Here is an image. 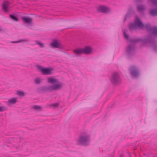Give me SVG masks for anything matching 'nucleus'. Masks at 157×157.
Returning <instances> with one entry per match:
<instances>
[{
	"mask_svg": "<svg viewBox=\"0 0 157 157\" xmlns=\"http://www.w3.org/2000/svg\"><path fill=\"white\" fill-rule=\"evenodd\" d=\"M47 82L52 85L39 87L36 89L37 92L40 93H44L47 92H51L53 91L58 90L62 89L64 85L63 83L59 81L57 79L52 77L48 78Z\"/></svg>",
	"mask_w": 157,
	"mask_h": 157,
	"instance_id": "1",
	"label": "nucleus"
},
{
	"mask_svg": "<svg viewBox=\"0 0 157 157\" xmlns=\"http://www.w3.org/2000/svg\"><path fill=\"white\" fill-rule=\"evenodd\" d=\"M129 41L131 43H134L140 42H142L144 44L150 43L152 45L153 50L155 52H157V43L151 35H148L144 38L132 39L129 40Z\"/></svg>",
	"mask_w": 157,
	"mask_h": 157,
	"instance_id": "2",
	"label": "nucleus"
},
{
	"mask_svg": "<svg viewBox=\"0 0 157 157\" xmlns=\"http://www.w3.org/2000/svg\"><path fill=\"white\" fill-rule=\"evenodd\" d=\"M90 136L86 133L84 132L79 136L77 140L78 144L79 145H87V143L90 141Z\"/></svg>",
	"mask_w": 157,
	"mask_h": 157,
	"instance_id": "3",
	"label": "nucleus"
},
{
	"mask_svg": "<svg viewBox=\"0 0 157 157\" xmlns=\"http://www.w3.org/2000/svg\"><path fill=\"white\" fill-rule=\"evenodd\" d=\"M36 67L39 71L41 72L44 75H51L53 74V71L54 69L52 67H43L39 65H37Z\"/></svg>",
	"mask_w": 157,
	"mask_h": 157,
	"instance_id": "4",
	"label": "nucleus"
},
{
	"mask_svg": "<svg viewBox=\"0 0 157 157\" xmlns=\"http://www.w3.org/2000/svg\"><path fill=\"white\" fill-rule=\"evenodd\" d=\"M111 82L113 85H116L121 82V79L119 73L117 72L113 73L110 78Z\"/></svg>",
	"mask_w": 157,
	"mask_h": 157,
	"instance_id": "5",
	"label": "nucleus"
},
{
	"mask_svg": "<svg viewBox=\"0 0 157 157\" xmlns=\"http://www.w3.org/2000/svg\"><path fill=\"white\" fill-rule=\"evenodd\" d=\"M131 75L135 78L139 77L140 75V71L138 67L136 65L131 66L129 69Z\"/></svg>",
	"mask_w": 157,
	"mask_h": 157,
	"instance_id": "6",
	"label": "nucleus"
},
{
	"mask_svg": "<svg viewBox=\"0 0 157 157\" xmlns=\"http://www.w3.org/2000/svg\"><path fill=\"white\" fill-rule=\"evenodd\" d=\"M143 24L141 21L139 19H136L135 23H131L129 25V28L130 30H132L135 29L136 27L139 28L143 27Z\"/></svg>",
	"mask_w": 157,
	"mask_h": 157,
	"instance_id": "7",
	"label": "nucleus"
},
{
	"mask_svg": "<svg viewBox=\"0 0 157 157\" xmlns=\"http://www.w3.org/2000/svg\"><path fill=\"white\" fill-rule=\"evenodd\" d=\"M150 1L154 6L157 7V0H148ZM149 14L152 16H157V9H151L150 10Z\"/></svg>",
	"mask_w": 157,
	"mask_h": 157,
	"instance_id": "8",
	"label": "nucleus"
},
{
	"mask_svg": "<svg viewBox=\"0 0 157 157\" xmlns=\"http://www.w3.org/2000/svg\"><path fill=\"white\" fill-rule=\"evenodd\" d=\"M127 55L128 57H130L135 54L134 46L132 45H128L126 49Z\"/></svg>",
	"mask_w": 157,
	"mask_h": 157,
	"instance_id": "9",
	"label": "nucleus"
},
{
	"mask_svg": "<svg viewBox=\"0 0 157 157\" xmlns=\"http://www.w3.org/2000/svg\"><path fill=\"white\" fill-rule=\"evenodd\" d=\"M98 11L103 13H107L110 11V10L106 6H101L98 9Z\"/></svg>",
	"mask_w": 157,
	"mask_h": 157,
	"instance_id": "10",
	"label": "nucleus"
},
{
	"mask_svg": "<svg viewBox=\"0 0 157 157\" xmlns=\"http://www.w3.org/2000/svg\"><path fill=\"white\" fill-rule=\"evenodd\" d=\"M50 45L53 48H57L60 49H62L63 48L62 46L60 44L57 40L53 41L51 44Z\"/></svg>",
	"mask_w": 157,
	"mask_h": 157,
	"instance_id": "11",
	"label": "nucleus"
},
{
	"mask_svg": "<svg viewBox=\"0 0 157 157\" xmlns=\"http://www.w3.org/2000/svg\"><path fill=\"white\" fill-rule=\"evenodd\" d=\"M10 3V2L8 1H4L2 4V9L6 12H9V7Z\"/></svg>",
	"mask_w": 157,
	"mask_h": 157,
	"instance_id": "12",
	"label": "nucleus"
},
{
	"mask_svg": "<svg viewBox=\"0 0 157 157\" xmlns=\"http://www.w3.org/2000/svg\"><path fill=\"white\" fill-rule=\"evenodd\" d=\"M82 49L83 54L86 55H89L92 52V48L90 46H86Z\"/></svg>",
	"mask_w": 157,
	"mask_h": 157,
	"instance_id": "13",
	"label": "nucleus"
},
{
	"mask_svg": "<svg viewBox=\"0 0 157 157\" xmlns=\"http://www.w3.org/2000/svg\"><path fill=\"white\" fill-rule=\"evenodd\" d=\"M21 19L24 23L30 24L32 23L33 19L29 17H21Z\"/></svg>",
	"mask_w": 157,
	"mask_h": 157,
	"instance_id": "14",
	"label": "nucleus"
},
{
	"mask_svg": "<svg viewBox=\"0 0 157 157\" xmlns=\"http://www.w3.org/2000/svg\"><path fill=\"white\" fill-rule=\"evenodd\" d=\"M73 52L77 56H79L83 54L82 48L77 49L73 50Z\"/></svg>",
	"mask_w": 157,
	"mask_h": 157,
	"instance_id": "15",
	"label": "nucleus"
},
{
	"mask_svg": "<svg viewBox=\"0 0 157 157\" xmlns=\"http://www.w3.org/2000/svg\"><path fill=\"white\" fill-rule=\"evenodd\" d=\"M150 32L152 35L154 37H157V27L156 26L153 27Z\"/></svg>",
	"mask_w": 157,
	"mask_h": 157,
	"instance_id": "16",
	"label": "nucleus"
},
{
	"mask_svg": "<svg viewBox=\"0 0 157 157\" xmlns=\"http://www.w3.org/2000/svg\"><path fill=\"white\" fill-rule=\"evenodd\" d=\"M17 102V99L16 98H12L10 99L7 102V104L10 105L11 104H15Z\"/></svg>",
	"mask_w": 157,
	"mask_h": 157,
	"instance_id": "17",
	"label": "nucleus"
},
{
	"mask_svg": "<svg viewBox=\"0 0 157 157\" xmlns=\"http://www.w3.org/2000/svg\"><path fill=\"white\" fill-rule=\"evenodd\" d=\"M143 26L142 27H141L140 28H145L148 31L151 32V29H152L153 27H151V26L149 25H144L143 24Z\"/></svg>",
	"mask_w": 157,
	"mask_h": 157,
	"instance_id": "18",
	"label": "nucleus"
},
{
	"mask_svg": "<svg viewBox=\"0 0 157 157\" xmlns=\"http://www.w3.org/2000/svg\"><path fill=\"white\" fill-rule=\"evenodd\" d=\"M10 17L13 20L17 21H18L17 17L15 14H11L10 15Z\"/></svg>",
	"mask_w": 157,
	"mask_h": 157,
	"instance_id": "19",
	"label": "nucleus"
},
{
	"mask_svg": "<svg viewBox=\"0 0 157 157\" xmlns=\"http://www.w3.org/2000/svg\"><path fill=\"white\" fill-rule=\"evenodd\" d=\"M145 9V7L142 5H139L137 6V10L139 12H143Z\"/></svg>",
	"mask_w": 157,
	"mask_h": 157,
	"instance_id": "20",
	"label": "nucleus"
},
{
	"mask_svg": "<svg viewBox=\"0 0 157 157\" xmlns=\"http://www.w3.org/2000/svg\"><path fill=\"white\" fill-rule=\"evenodd\" d=\"M36 43L37 44L39 45L41 48H44V44L40 41H36Z\"/></svg>",
	"mask_w": 157,
	"mask_h": 157,
	"instance_id": "21",
	"label": "nucleus"
},
{
	"mask_svg": "<svg viewBox=\"0 0 157 157\" xmlns=\"http://www.w3.org/2000/svg\"><path fill=\"white\" fill-rule=\"evenodd\" d=\"M123 33L125 39L127 40H128L129 38V36L126 34V31L125 30L123 32Z\"/></svg>",
	"mask_w": 157,
	"mask_h": 157,
	"instance_id": "22",
	"label": "nucleus"
},
{
	"mask_svg": "<svg viewBox=\"0 0 157 157\" xmlns=\"http://www.w3.org/2000/svg\"><path fill=\"white\" fill-rule=\"evenodd\" d=\"M35 83L36 84H38L40 83L41 81L40 80V78H36L34 81Z\"/></svg>",
	"mask_w": 157,
	"mask_h": 157,
	"instance_id": "23",
	"label": "nucleus"
},
{
	"mask_svg": "<svg viewBox=\"0 0 157 157\" xmlns=\"http://www.w3.org/2000/svg\"><path fill=\"white\" fill-rule=\"evenodd\" d=\"M42 107L39 105H34L33 106V108L35 110L40 109Z\"/></svg>",
	"mask_w": 157,
	"mask_h": 157,
	"instance_id": "24",
	"label": "nucleus"
},
{
	"mask_svg": "<svg viewBox=\"0 0 157 157\" xmlns=\"http://www.w3.org/2000/svg\"><path fill=\"white\" fill-rule=\"evenodd\" d=\"M17 95L20 96H24L25 95V93L22 91H19L17 92Z\"/></svg>",
	"mask_w": 157,
	"mask_h": 157,
	"instance_id": "25",
	"label": "nucleus"
},
{
	"mask_svg": "<svg viewBox=\"0 0 157 157\" xmlns=\"http://www.w3.org/2000/svg\"><path fill=\"white\" fill-rule=\"evenodd\" d=\"M59 105L58 103H55L53 104H51L50 105V106L51 107H53L54 108H57Z\"/></svg>",
	"mask_w": 157,
	"mask_h": 157,
	"instance_id": "26",
	"label": "nucleus"
},
{
	"mask_svg": "<svg viewBox=\"0 0 157 157\" xmlns=\"http://www.w3.org/2000/svg\"><path fill=\"white\" fill-rule=\"evenodd\" d=\"M7 108L5 106H0V112H2L5 111L7 110Z\"/></svg>",
	"mask_w": 157,
	"mask_h": 157,
	"instance_id": "27",
	"label": "nucleus"
},
{
	"mask_svg": "<svg viewBox=\"0 0 157 157\" xmlns=\"http://www.w3.org/2000/svg\"><path fill=\"white\" fill-rule=\"evenodd\" d=\"M29 41L28 40H21L19 41H13L12 42V43H18L20 42H23V41H25V42H28Z\"/></svg>",
	"mask_w": 157,
	"mask_h": 157,
	"instance_id": "28",
	"label": "nucleus"
},
{
	"mask_svg": "<svg viewBox=\"0 0 157 157\" xmlns=\"http://www.w3.org/2000/svg\"><path fill=\"white\" fill-rule=\"evenodd\" d=\"M130 14L129 13H128L127 14H126L125 17H124V22L127 18L129 17H130Z\"/></svg>",
	"mask_w": 157,
	"mask_h": 157,
	"instance_id": "29",
	"label": "nucleus"
},
{
	"mask_svg": "<svg viewBox=\"0 0 157 157\" xmlns=\"http://www.w3.org/2000/svg\"><path fill=\"white\" fill-rule=\"evenodd\" d=\"M137 2H140L142 0H135Z\"/></svg>",
	"mask_w": 157,
	"mask_h": 157,
	"instance_id": "30",
	"label": "nucleus"
},
{
	"mask_svg": "<svg viewBox=\"0 0 157 157\" xmlns=\"http://www.w3.org/2000/svg\"><path fill=\"white\" fill-rule=\"evenodd\" d=\"M124 156L122 154H121L120 156V157H124Z\"/></svg>",
	"mask_w": 157,
	"mask_h": 157,
	"instance_id": "31",
	"label": "nucleus"
},
{
	"mask_svg": "<svg viewBox=\"0 0 157 157\" xmlns=\"http://www.w3.org/2000/svg\"><path fill=\"white\" fill-rule=\"evenodd\" d=\"M132 10V9H130L128 11H130V12H131Z\"/></svg>",
	"mask_w": 157,
	"mask_h": 157,
	"instance_id": "32",
	"label": "nucleus"
},
{
	"mask_svg": "<svg viewBox=\"0 0 157 157\" xmlns=\"http://www.w3.org/2000/svg\"><path fill=\"white\" fill-rule=\"evenodd\" d=\"M136 148H134V150H136Z\"/></svg>",
	"mask_w": 157,
	"mask_h": 157,
	"instance_id": "33",
	"label": "nucleus"
}]
</instances>
